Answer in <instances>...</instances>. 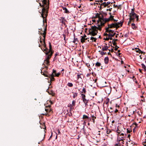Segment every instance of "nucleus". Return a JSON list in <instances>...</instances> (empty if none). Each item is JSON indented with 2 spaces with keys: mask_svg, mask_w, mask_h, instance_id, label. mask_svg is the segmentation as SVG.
I'll list each match as a JSON object with an SVG mask.
<instances>
[{
  "mask_svg": "<svg viewBox=\"0 0 146 146\" xmlns=\"http://www.w3.org/2000/svg\"><path fill=\"white\" fill-rule=\"evenodd\" d=\"M41 0L42 4L40 3H39V4L42 8L41 12H39L41 14V17L43 18V22L44 23L45 21H46V17L48 15L49 3V0Z\"/></svg>",
  "mask_w": 146,
  "mask_h": 146,
  "instance_id": "f257e3e1",
  "label": "nucleus"
},
{
  "mask_svg": "<svg viewBox=\"0 0 146 146\" xmlns=\"http://www.w3.org/2000/svg\"><path fill=\"white\" fill-rule=\"evenodd\" d=\"M98 27L95 25L91 26V28L89 29V33L88 35H90L93 36L96 35L98 33V30L101 31L102 28L101 26L99 24H98Z\"/></svg>",
  "mask_w": 146,
  "mask_h": 146,
  "instance_id": "f03ea898",
  "label": "nucleus"
},
{
  "mask_svg": "<svg viewBox=\"0 0 146 146\" xmlns=\"http://www.w3.org/2000/svg\"><path fill=\"white\" fill-rule=\"evenodd\" d=\"M52 54L53 52H52L51 54H50L46 55V57L45 59L44 60V63L47 66H49L50 65V61L49 60L51 58Z\"/></svg>",
  "mask_w": 146,
  "mask_h": 146,
  "instance_id": "7ed1b4c3",
  "label": "nucleus"
},
{
  "mask_svg": "<svg viewBox=\"0 0 146 146\" xmlns=\"http://www.w3.org/2000/svg\"><path fill=\"white\" fill-rule=\"evenodd\" d=\"M45 23H46V21H44V23H43V26L44 27V33H41V35H43V37L44 38L43 39V41H45V37H46V31H47V24H46V25H45Z\"/></svg>",
  "mask_w": 146,
  "mask_h": 146,
  "instance_id": "20e7f679",
  "label": "nucleus"
},
{
  "mask_svg": "<svg viewBox=\"0 0 146 146\" xmlns=\"http://www.w3.org/2000/svg\"><path fill=\"white\" fill-rule=\"evenodd\" d=\"M137 15L134 13L133 12L132 13H129V19L130 21H133V22L134 21L135 19L137 17Z\"/></svg>",
  "mask_w": 146,
  "mask_h": 146,
  "instance_id": "39448f33",
  "label": "nucleus"
},
{
  "mask_svg": "<svg viewBox=\"0 0 146 146\" xmlns=\"http://www.w3.org/2000/svg\"><path fill=\"white\" fill-rule=\"evenodd\" d=\"M42 45L44 46V48H41L42 50L43 51V52L45 53L46 55H47L48 54V52H47V51L48 50V48L46 47V46L45 42V41H43V43L42 44Z\"/></svg>",
  "mask_w": 146,
  "mask_h": 146,
  "instance_id": "423d86ee",
  "label": "nucleus"
},
{
  "mask_svg": "<svg viewBox=\"0 0 146 146\" xmlns=\"http://www.w3.org/2000/svg\"><path fill=\"white\" fill-rule=\"evenodd\" d=\"M49 50L48 48V50L47 51V52H48V54H51L52 52H53V54L54 53V51L52 50V47L51 44V43L50 42H49Z\"/></svg>",
  "mask_w": 146,
  "mask_h": 146,
  "instance_id": "0eeeda50",
  "label": "nucleus"
},
{
  "mask_svg": "<svg viewBox=\"0 0 146 146\" xmlns=\"http://www.w3.org/2000/svg\"><path fill=\"white\" fill-rule=\"evenodd\" d=\"M103 21V22L101 23L100 24H99L102 27L103 26H104V24L106 22H108L110 21V19H109V18H105L104 19Z\"/></svg>",
  "mask_w": 146,
  "mask_h": 146,
  "instance_id": "6e6552de",
  "label": "nucleus"
},
{
  "mask_svg": "<svg viewBox=\"0 0 146 146\" xmlns=\"http://www.w3.org/2000/svg\"><path fill=\"white\" fill-rule=\"evenodd\" d=\"M108 27L109 28H116L117 29L119 28V27L117 25V23H113L110 25L108 24Z\"/></svg>",
  "mask_w": 146,
  "mask_h": 146,
  "instance_id": "1a4fd4ad",
  "label": "nucleus"
},
{
  "mask_svg": "<svg viewBox=\"0 0 146 146\" xmlns=\"http://www.w3.org/2000/svg\"><path fill=\"white\" fill-rule=\"evenodd\" d=\"M100 17L99 19L98 20V24H100L101 23L103 22L104 19V16L103 15L100 14Z\"/></svg>",
  "mask_w": 146,
  "mask_h": 146,
  "instance_id": "9d476101",
  "label": "nucleus"
},
{
  "mask_svg": "<svg viewBox=\"0 0 146 146\" xmlns=\"http://www.w3.org/2000/svg\"><path fill=\"white\" fill-rule=\"evenodd\" d=\"M60 18V19H59V20L60 21V22H61L63 24L65 25H66V20L65 17H61Z\"/></svg>",
  "mask_w": 146,
  "mask_h": 146,
  "instance_id": "9b49d317",
  "label": "nucleus"
},
{
  "mask_svg": "<svg viewBox=\"0 0 146 146\" xmlns=\"http://www.w3.org/2000/svg\"><path fill=\"white\" fill-rule=\"evenodd\" d=\"M49 78H50V81H54L55 79L54 78V77L55 76L54 75H53V74H49Z\"/></svg>",
  "mask_w": 146,
  "mask_h": 146,
  "instance_id": "f8f14e48",
  "label": "nucleus"
},
{
  "mask_svg": "<svg viewBox=\"0 0 146 146\" xmlns=\"http://www.w3.org/2000/svg\"><path fill=\"white\" fill-rule=\"evenodd\" d=\"M84 94H85L82 93L81 94V95L82 97V100L83 101H86V100H87L86 99V96Z\"/></svg>",
  "mask_w": 146,
  "mask_h": 146,
  "instance_id": "ddd939ff",
  "label": "nucleus"
},
{
  "mask_svg": "<svg viewBox=\"0 0 146 146\" xmlns=\"http://www.w3.org/2000/svg\"><path fill=\"white\" fill-rule=\"evenodd\" d=\"M109 59L108 57H105L104 59V62L105 64H108Z\"/></svg>",
  "mask_w": 146,
  "mask_h": 146,
  "instance_id": "4468645a",
  "label": "nucleus"
},
{
  "mask_svg": "<svg viewBox=\"0 0 146 146\" xmlns=\"http://www.w3.org/2000/svg\"><path fill=\"white\" fill-rule=\"evenodd\" d=\"M68 107L69 108L70 111L74 109V107L72 104H69L68 105Z\"/></svg>",
  "mask_w": 146,
  "mask_h": 146,
  "instance_id": "2eb2a0df",
  "label": "nucleus"
},
{
  "mask_svg": "<svg viewBox=\"0 0 146 146\" xmlns=\"http://www.w3.org/2000/svg\"><path fill=\"white\" fill-rule=\"evenodd\" d=\"M96 40H97L96 38L92 36L90 38V40H91L92 41H90V42H96Z\"/></svg>",
  "mask_w": 146,
  "mask_h": 146,
  "instance_id": "dca6fc26",
  "label": "nucleus"
},
{
  "mask_svg": "<svg viewBox=\"0 0 146 146\" xmlns=\"http://www.w3.org/2000/svg\"><path fill=\"white\" fill-rule=\"evenodd\" d=\"M87 40V39H86L84 37H82L81 39V43H83L84 42H86V40Z\"/></svg>",
  "mask_w": 146,
  "mask_h": 146,
  "instance_id": "f3484780",
  "label": "nucleus"
},
{
  "mask_svg": "<svg viewBox=\"0 0 146 146\" xmlns=\"http://www.w3.org/2000/svg\"><path fill=\"white\" fill-rule=\"evenodd\" d=\"M41 74L42 75H44L45 76L47 77H48L49 76V74H49L48 72H41Z\"/></svg>",
  "mask_w": 146,
  "mask_h": 146,
  "instance_id": "a211bd4d",
  "label": "nucleus"
},
{
  "mask_svg": "<svg viewBox=\"0 0 146 146\" xmlns=\"http://www.w3.org/2000/svg\"><path fill=\"white\" fill-rule=\"evenodd\" d=\"M108 47L106 46H104L102 48V50L103 51L106 50L108 49Z\"/></svg>",
  "mask_w": 146,
  "mask_h": 146,
  "instance_id": "6ab92c4d",
  "label": "nucleus"
},
{
  "mask_svg": "<svg viewBox=\"0 0 146 146\" xmlns=\"http://www.w3.org/2000/svg\"><path fill=\"white\" fill-rule=\"evenodd\" d=\"M123 21L121 22L120 21V22H118L116 23H117V25L119 27V28L120 27V26L119 25H120V26L121 27L123 25Z\"/></svg>",
  "mask_w": 146,
  "mask_h": 146,
  "instance_id": "aec40b11",
  "label": "nucleus"
},
{
  "mask_svg": "<svg viewBox=\"0 0 146 146\" xmlns=\"http://www.w3.org/2000/svg\"><path fill=\"white\" fill-rule=\"evenodd\" d=\"M45 111L46 112V113H45V114H43L44 115H47L48 114V113L47 112H49L51 111V110L50 109H45Z\"/></svg>",
  "mask_w": 146,
  "mask_h": 146,
  "instance_id": "412c9836",
  "label": "nucleus"
},
{
  "mask_svg": "<svg viewBox=\"0 0 146 146\" xmlns=\"http://www.w3.org/2000/svg\"><path fill=\"white\" fill-rule=\"evenodd\" d=\"M78 40L77 38H74V40L73 42L75 44H77V42H78Z\"/></svg>",
  "mask_w": 146,
  "mask_h": 146,
  "instance_id": "4be33fe9",
  "label": "nucleus"
},
{
  "mask_svg": "<svg viewBox=\"0 0 146 146\" xmlns=\"http://www.w3.org/2000/svg\"><path fill=\"white\" fill-rule=\"evenodd\" d=\"M131 26L132 28L134 29H136V28H137V27L136 26L135 24L134 23L131 24Z\"/></svg>",
  "mask_w": 146,
  "mask_h": 146,
  "instance_id": "5701e85b",
  "label": "nucleus"
},
{
  "mask_svg": "<svg viewBox=\"0 0 146 146\" xmlns=\"http://www.w3.org/2000/svg\"><path fill=\"white\" fill-rule=\"evenodd\" d=\"M63 9L64 10V13H69V12L67 10V9L66 7H63Z\"/></svg>",
  "mask_w": 146,
  "mask_h": 146,
  "instance_id": "b1692460",
  "label": "nucleus"
},
{
  "mask_svg": "<svg viewBox=\"0 0 146 146\" xmlns=\"http://www.w3.org/2000/svg\"><path fill=\"white\" fill-rule=\"evenodd\" d=\"M113 33H110L109 34V37H113L116 34L115 33H113Z\"/></svg>",
  "mask_w": 146,
  "mask_h": 146,
  "instance_id": "393cba45",
  "label": "nucleus"
},
{
  "mask_svg": "<svg viewBox=\"0 0 146 146\" xmlns=\"http://www.w3.org/2000/svg\"><path fill=\"white\" fill-rule=\"evenodd\" d=\"M101 65V64L100 62H97L95 64V66L96 67H100Z\"/></svg>",
  "mask_w": 146,
  "mask_h": 146,
  "instance_id": "a878e982",
  "label": "nucleus"
},
{
  "mask_svg": "<svg viewBox=\"0 0 146 146\" xmlns=\"http://www.w3.org/2000/svg\"><path fill=\"white\" fill-rule=\"evenodd\" d=\"M138 50H137L136 51L137 52L139 53H141L144 54L145 53L144 52H143L141 50H140L139 48H138Z\"/></svg>",
  "mask_w": 146,
  "mask_h": 146,
  "instance_id": "bb28decb",
  "label": "nucleus"
},
{
  "mask_svg": "<svg viewBox=\"0 0 146 146\" xmlns=\"http://www.w3.org/2000/svg\"><path fill=\"white\" fill-rule=\"evenodd\" d=\"M100 14H99L98 13H97L95 16V17H94V18H98V19H99L100 17Z\"/></svg>",
  "mask_w": 146,
  "mask_h": 146,
  "instance_id": "cd10ccee",
  "label": "nucleus"
},
{
  "mask_svg": "<svg viewBox=\"0 0 146 146\" xmlns=\"http://www.w3.org/2000/svg\"><path fill=\"white\" fill-rule=\"evenodd\" d=\"M86 88L84 87L82 90V91H81V92L82 93H83L84 94H86Z\"/></svg>",
  "mask_w": 146,
  "mask_h": 146,
  "instance_id": "c85d7f7f",
  "label": "nucleus"
},
{
  "mask_svg": "<svg viewBox=\"0 0 146 146\" xmlns=\"http://www.w3.org/2000/svg\"><path fill=\"white\" fill-rule=\"evenodd\" d=\"M73 96V98H74L76 97H77L78 96V93H76V92H72Z\"/></svg>",
  "mask_w": 146,
  "mask_h": 146,
  "instance_id": "c756f323",
  "label": "nucleus"
},
{
  "mask_svg": "<svg viewBox=\"0 0 146 146\" xmlns=\"http://www.w3.org/2000/svg\"><path fill=\"white\" fill-rule=\"evenodd\" d=\"M89 101V100H87L86 101H83L84 103L85 106H88V102Z\"/></svg>",
  "mask_w": 146,
  "mask_h": 146,
  "instance_id": "7c9ffc66",
  "label": "nucleus"
},
{
  "mask_svg": "<svg viewBox=\"0 0 146 146\" xmlns=\"http://www.w3.org/2000/svg\"><path fill=\"white\" fill-rule=\"evenodd\" d=\"M99 52H100V54L103 56L105 54H107V53L106 52H104L103 51H101L100 50L99 51Z\"/></svg>",
  "mask_w": 146,
  "mask_h": 146,
  "instance_id": "2f4dec72",
  "label": "nucleus"
},
{
  "mask_svg": "<svg viewBox=\"0 0 146 146\" xmlns=\"http://www.w3.org/2000/svg\"><path fill=\"white\" fill-rule=\"evenodd\" d=\"M67 86L70 87H72L73 86V84L69 82L67 84Z\"/></svg>",
  "mask_w": 146,
  "mask_h": 146,
  "instance_id": "473e14b6",
  "label": "nucleus"
},
{
  "mask_svg": "<svg viewBox=\"0 0 146 146\" xmlns=\"http://www.w3.org/2000/svg\"><path fill=\"white\" fill-rule=\"evenodd\" d=\"M89 118V117H88L86 115H84L83 116V119H88Z\"/></svg>",
  "mask_w": 146,
  "mask_h": 146,
  "instance_id": "72a5a7b5",
  "label": "nucleus"
},
{
  "mask_svg": "<svg viewBox=\"0 0 146 146\" xmlns=\"http://www.w3.org/2000/svg\"><path fill=\"white\" fill-rule=\"evenodd\" d=\"M42 127H41V128H43L44 129V131L46 132L45 130H46V127L45 126V124L44 123V125H42Z\"/></svg>",
  "mask_w": 146,
  "mask_h": 146,
  "instance_id": "f704fd0d",
  "label": "nucleus"
},
{
  "mask_svg": "<svg viewBox=\"0 0 146 146\" xmlns=\"http://www.w3.org/2000/svg\"><path fill=\"white\" fill-rule=\"evenodd\" d=\"M141 65L142 66V68H143L145 71H146V67L143 64H141Z\"/></svg>",
  "mask_w": 146,
  "mask_h": 146,
  "instance_id": "c9c22d12",
  "label": "nucleus"
},
{
  "mask_svg": "<svg viewBox=\"0 0 146 146\" xmlns=\"http://www.w3.org/2000/svg\"><path fill=\"white\" fill-rule=\"evenodd\" d=\"M91 117L92 118V120H93V121L94 123V120L96 118V117L95 116H94V115H92V116H91Z\"/></svg>",
  "mask_w": 146,
  "mask_h": 146,
  "instance_id": "e433bc0d",
  "label": "nucleus"
},
{
  "mask_svg": "<svg viewBox=\"0 0 146 146\" xmlns=\"http://www.w3.org/2000/svg\"><path fill=\"white\" fill-rule=\"evenodd\" d=\"M94 73L92 72V73H88L86 75V76L87 77H89L90 75L91 74L93 75ZM94 76V75H93Z\"/></svg>",
  "mask_w": 146,
  "mask_h": 146,
  "instance_id": "4c0bfd02",
  "label": "nucleus"
},
{
  "mask_svg": "<svg viewBox=\"0 0 146 146\" xmlns=\"http://www.w3.org/2000/svg\"><path fill=\"white\" fill-rule=\"evenodd\" d=\"M56 70L53 69V72H52V73L51 74H53V75H54L55 76V75L56 74Z\"/></svg>",
  "mask_w": 146,
  "mask_h": 146,
  "instance_id": "58836bf2",
  "label": "nucleus"
},
{
  "mask_svg": "<svg viewBox=\"0 0 146 146\" xmlns=\"http://www.w3.org/2000/svg\"><path fill=\"white\" fill-rule=\"evenodd\" d=\"M76 101L75 100H73L72 102V105L73 107L75 106Z\"/></svg>",
  "mask_w": 146,
  "mask_h": 146,
  "instance_id": "ea45409f",
  "label": "nucleus"
},
{
  "mask_svg": "<svg viewBox=\"0 0 146 146\" xmlns=\"http://www.w3.org/2000/svg\"><path fill=\"white\" fill-rule=\"evenodd\" d=\"M106 32L107 33H109L110 32V30L109 28L108 27L106 29Z\"/></svg>",
  "mask_w": 146,
  "mask_h": 146,
  "instance_id": "a19ab883",
  "label": "nucleus"
},
{
  "mask_svg": "<svg viewBox=\"0 0 146 146\" xmlns=\"http://www.w3.org/2000/svg\"><path fill=\"white\" fill-rule=\"evenodd\" d=\"M113 16H112L111 15L110 16L109 18L110 19V21H112L113 20Z\"/></svg>",
  "mask_w": 146,
  "mask_h": 146,
  "instance_id": "79ce46f5",
  "label": "nucleus"
},
{
  "mask_svg": "<svg viewBox=\"0 0 146 146\" xmlns=\"http://www.w3.org/2000/svg\"><path fill=\"white\" fill-rule=\"evenodd\" d=\"M48 92L49 94H52V96H54L55 94L52 91H51L50 93L49 92Z\"/></svg>",
  "mask_w": 146,
  "mask_h": 146,
  "instance_id": "37998d69",
  "label": "nucleus"
},
{
  "mask_svg": "<svg viewBox=\"0 0 146 146\" xmlns=\"http://www.w3.org/2000/svg\"><path fill=\"white\" fill-rule=\"evenodd\" d=\"M111 132V131L110 130V129H108L106 131L107 134H109Z\"/></svg>",
  "mask_w": 146,
  "mask_h": 146,
  "instance_id": "c03bdc74",
  "label": "nucleus"
},
{
  "mask_svg": "<svg viewBox=\"0 0 146 146\" xmlns=\"http://www.w3.org/2000/svg\"><path fill=\"white\" fill-rule=\"evenodd\" d=\"M60 73H58L57 74H56L55 76H56L57 77H58L60 75Z\"/></svg>",
  "mask_w": 146,
  "mask_h": 146,
  "instance_id": "a18cd8bd",
  "label": "nucleus"
},
{
  "mask_svg": "<svg viewBox=\"0 0 146 146\" xmlns=\"http://www.w3.org/2000/svg\"><path fill=\"white\" fill-rule=\"evenodd\" d=\"M115 48L114 49L115 50H117V49L119 48V47L118 46H115Z\"/></svg>",
  "mask_w": 146,
  "mask_h": 146,
  "instance_id": "49530a36",
  "label": "nucleus"
},
{
  "mask_svg": "<svg viewBox=\"0 0 146 146\" xmlns=\"http://www.w3.org/2000/svg\"><path fill=\"white\" fill-rule=\"evenodd\" d=\"M113 43V46H117L116 45V43L115 42H112Z\"/></svg>",
  "mask_w": 146,
  "mask_h": 146,
  "instance_id": "de8ad7c7",
  "label": "nucleus"
},
{
  "mask_svg": "<svg viewBox=\"0 0 146 146\" xmlns=\"http://www.w3.org/2000/svg\"><path fill=\"white\" fill-rule=\"evenodd\" d=\"M100 5L101 6H103V7H106V6H107V5H106V4H105V5L100 4Z\"/></svg>",
  "mask_w": 146,
  "mask_h": 146,
  "instance_id": "09e8293b",
  "label": "nucleus"
},
{
  "mask_svg": "<svg viewBox=\"0 0 146 146\" xmlns=\"http://www.w3.org/2000/svg\"><path fill=\"white\" fill-rule=\"evenodd\" d=\"M77 78L79 79V78H81L80 74H78L77 76Z\"/></svg>",
  "mask_w": 146,
  "mask_h": 146,
  "instance_id": "8fccbe9b",
  "label": "nucleus"
},
{
  "mask_svg": "<svg viewBox=\"0 0 146 146\" xmlns=\"http://www.w3.org/2000/svg\"><path fill=\"white\" fill-rule=\"evenodd\" d=\"M114 31L113 30H111V29H110V33H113V32H114Z\"/></svg>",
  "mask_w": 146,
  "mask_h": 146,
  "instance_id": "3c124183",
  "label": "nucleus"
},
{
  "mask_svg": "<svg viewBox=\"0 0 146 146\" xmlns=\"http://www.w3.org/2000/svg\"><path fill=\"white\" fill-rule=\"evenodd\" d=\"M116 54L118 56L120 57V54H121V53H119L117 54V52Z\"/></svg>",
  "mask_w": 146,
  "mask_h": 146,
  "instance_id": "603ef678",
  "label": "nucleus"
},
{
  "mask_svg": "<svg viewBox=\"0 0 146 146\" xmlns=\"http://www.w3.org/2000/svg\"><path fill=\"white\" fill-rule=\"evenodd\" d=\"M112 9V8H110L109 9H107L106 10L107 11H111Z\"/></svg>",
  "mask_w": 146,
  "mask_h": 146,
  "instance_id": "864d4df0",
  "label": "nucleus"
},
{
  "mask_svg": "<svg viewBox=\"0 0 146 146\" xmlns=\"http://www.w3.org/2000/svg\"><path fill=\"white\" fill-rule=\"evenodd\" d=\"M118 40L117 39H113V40H112V42H115L116 41H117Z\"/></svg>",
  "mask_w": 146,
  "mask_h": 146,
  "instance_id": "5fc2aeb1",
  "label": "nucleus"
},
{
  "mask_svg": "<svg viewBox=\"0 0 146 146\" xmlns=\"http://www.w3.org/2000/svg\"><path fill=\"white\" fill-rule=\"evenodd\" d=\"M136 21H139V16L138 15H137V17H136Z\"/></svg>",
  "mask_w": 146,
  "mask_h": 146,
  "instance_id": "6e6d98bb",
  "label": "nucleus"
},
{
  "mask_svg": "<svg viewBox=\"0 0 146 146\" xmlns=\"http://www.w3.org/2000/svg\"><path fill=\"white\" fill-rule=\"evenodd\" d=\"M116 132L119 134L120 133V131L118 129L116 131Z\"/></svg>",
  "mask_w": 146,
  "mask_h": 146,
  "instance_id": "4d7b16f0",
  "label": "nucleus"
},
{
  "mask_svg": "<svg viewBox=\"0 0 146 146\" xmlns=\"http://www.w3.org/2000/svg\"><path fill=\"white\" fill-rule=\"evenodd\" d=\"M111 3V2H108L107 3H106V4L107 5V6L108 5H109Z\"/></svg>",
  "mask_w": 146,
  "mask_h": 146,
  "instance_id": "13d9d810",
  "label": "nucleus"
},
{
  "mask_svg": "<svg viewBox=\"0 0 146 146\" xmlns=\"http://www.w3.org/2000/svg\"><path fill=\"white\" fill-rule=\"evenodd\" d=\"M63 36L64 37V39L65 40H66V35H65V34H63Z\"/></svg>",
  "mask_w": 146,
  "mask_h": 146,
  "instance_id": "bf43d9fd",
  "label": "nucleus"
},
{
  "mask_svg": "<svg viewBox=\"0 0 146 146\" xmlns=\"http://www.w3.org/2000/svg\"><path fill=\"white\" fill-rule=\"evenodd\" d=\"M104 39L105 40H107V41L108 40H109V37L108 38L106 37V38H104Z\"/></svg>",
  "mask_w": 146,
  "mask_h": 146,
  "instance_id": "052dcab7",
  "label": "nucleus"
},
{
  "mask_svg": "<svg viewBox=\"0 0 146 146\" xmlns=\"http://www.w3.org/2000/svg\"><path fill=\"white\" fill-rule=\"evenodd\" d=\"M118 111V110H117V109H116L114 111V112L115 113H116Z\"/></svg>",
  "mask_w": 146,
  "mask_h": 146,
  "instance_id": "680f3d73",
  "label": "nucleus"
},
{
  "mask_svg": "<svg viewBox=\"0 0 146 146\" xmlns=\"http://www.w3.org/2000/svg\"><path fill=\"white\" fill-rule=\"evenodd\" d=\"M98 7L99 8H100V10H101L102 9V8H103L102 7V6H101L100 5V6H98Z\"/></svg>",
  "mask_w": 146,
  "mask_h": 146,
  "instance_id": "e2e57ef3",
  "label": "nucleus"
},
{
  "mask_svg": "<svg viewBox=\"0 0 146 146\" xmlns=\"http://www.w3.org/2000/svg\"><path fill=\"white\" fill-rule=\"evenodd\" d=\"M113 6L114 8L117 7H118L117 5H115V4H114Z\"/></svg>",
  "mask_w": 146,
  "mask_h": 146,
  "instance_id": "0e129e2a",
  "label": "nucleus"
},
{
  "mask_svg": "<svg viewBox=\"0 0 146 146\" xmlns=\"http://www.w3.org/2000/svg\"><path fill=\"white\" fill-rule=\"evenodd\" d=\"M59 55V53L58 52L56 53L55 54V57L56 56H57L58 55Z\"/></svg>",
  "mask_w": 146,
  "mask_h": 146,
  "instance_id": "69168bd1",
  "label": "nucleus"
},
{
  "mask_svg": "<svg viewBox=\"0 0 146 146\" xmlns=\"http://www.w3.org/2000/svg\"><path fill=\"white\" fill-rule=\"evenodd\" d=\"M134 9L133 8L131 9V13H132L133 12H134Z\"/></svg>",
  "mask_w": 146,
  "mask_h": 146,
  "instance_id": "338daca9",
  "label": "nucleus"
},
{
  "mask_svg": "<svg viewBox=\"0 0 146 146\" xmlns=\"http://www.w3.org/2000/svg\"><path fill=\"white\" fill-rule=\"evenodd\" d=\"M109 111L110 112V113H112V112H113V110H109Z\"/></svg>",
  "mask_w": 146,
  "mask_h": 146,
  "instance_id": "774afa93",
  "label": "nucleus"
}]
</instances>
